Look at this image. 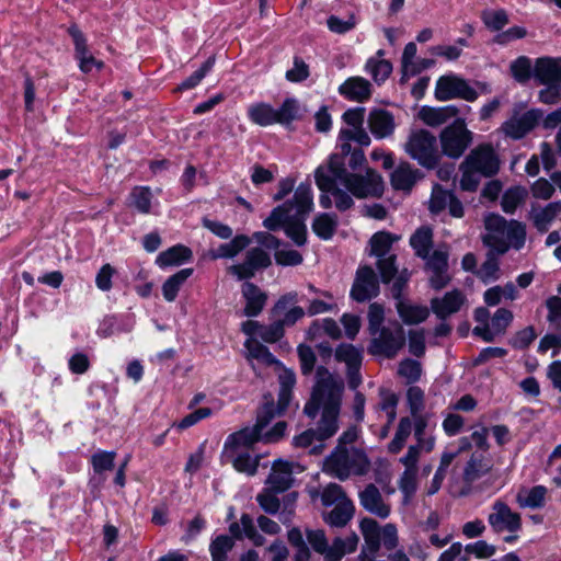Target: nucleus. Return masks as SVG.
I'll return each mask as SVG.
<instances>
[{"instance_id": "nucleus-1", "label": "nucleus", "mask_w": 561, "mask_h": 561, "mask_svg": "<svg viewBox=\"0 0 561 561\" xmlns=\"http://www.w3.org/2000/svg\"><path fill=\"white\" fill-rule=\"evenodd\" d=\"M343 391L344 382L341 378L335 377L323 366L317 368L316 381L310 399L304 407V413L310 419L321 413L314 428L318 433V442L329 439L336 434Z\"/></svg>"}, {"instance_id": "nucleus-2", "label": "nucleus", "mask_w": 561, "mask_h": 561, "mask_svg": "<svg viewBox=\"0 0 561 561\" xmlns=\"http://www.w3.org/2000/svg\"><path fill=\"white\" fill-rule=\"evenodd\" d=\"M316 184L320 191L331 190L341 183L356 198L379 197L383 193V182L380 174L367 169L365 174L350 173L345 161L337 154H332L327 165H320L314 173Z\"/></svg>"}, {"instance_id": "nucleus-3", "label": "nucleus", "mask_w": 561, "mask_h": 561, "mask_svg": "<svg viewBox=\"0 0 561 561\" xmlns=\"http://www.w3.org/2000/svg\"><path fill=\"white\" fill-rule=\"evenodd\" d=\"M276 416L273 397L271 394L264 396V403L257 410L255 424L229 435L226 447H251L257 442H278L285 435L287 428L286 422L279 421L271 430L265 431L271 421Z\"/></svg>"}, {"instance_id": "nucleus-4", "label": "nucleus", "mask_w": 561, "mask_h": 561, "mask_svg": "<svg viewBox=\"0 0 561 561\" xmlns=\"http://www.w3.org/2000/svg\"><path fill=\"white\" fill-rule=\"evenodd\" d=\"M295 209L285 226V232L298 247L307 242L305 220L313 209V194L310 183H300L294 194Z\"/></svg>"}, {"instance_id": "nucleus-5", "label": "nucleus", "mask_w": 561, "mask_h": 561, "mask_svg": "<svg viewBox=\"0 0 561 561\" xmlns=\"http://www.w3.org/2000/svg\"><path fill=\"white\" fill-rule=\"evenodd\" d=\"M324 468L332 476L345 480L352 474H365L369 468V461L358 449L337 446L325 459Z\"/></svg>"}, {"instance_id": "nucleus-6", "label": "nucleus", "mask_w": 561, "mask_h": 561, "mask_svg": "<svg viewBox=\"0 0 561 561\" xmlns=\"http://www.w3.org/2000/svg\"><path fill=\"white\" fill-rule=\"evenodd\" d=\"M404 151L427 170L437 168L442 159L437 138L426 129L413 130L404 144Z\"/></svg>"}, {"instance_id": "nucleus-7", "label": "nucleus", "mask_w": 561, "mask_h": 561, "mask_svg": "<svg viewBox=\"0 0 561 561\" xmlns=\"http://www.w3.org/2000/svg\"><path fill=\"white\" fill-rule=\"evenodd\" d=\"M298 114L299 104L295 99H286L279 108H274L264 102L254 103L248 108V117L259 126L290 124L298 117Z\"/></svg>"}, {"instance_id": "nucleus-8", "label": "nucleus", "mask_w": 561, "mask_h": 561, "mask_svg": "<svg viewBox=\"0 0 561 561\" xmlns=\"http://www.w3.org/2000/svg\"><path fill=\"white\" fill-rule=\"evenodd\" d=\"M442 156L459 159L473 141V133L467 128L462 118H456L439 133Z\"/></svg>"}, {"instance_id": "nucleus-9", "label": "nucleus", "mask_w": 561, "mask_h": 561, "mask_svg": "<svg viewBox=\"0 0 561 561\" xmlns=\"http://www.w3.org/2000/svg\"><path fill=\"white\" fill-rule=\"evenodd\" d=\"M369 345V353L393 358L405 344L403 328L397 323L394 329L382 327Z\"/></svg>"}, {"instance_id": "nucleus-10", "label": "nucleus", "mask_w": 561, "mask_h": 561, "mask_svg": "<svg viewBox=\"0 0 561 561\" xmlns=\"http://www.w3.org/2000/svg\"><path fill=\"white\" fill-rule=\"evenodd\" d=\"M435 98L438 101L462 99L473 102L478 99V92L465 79L456 75H446L436 82Z\"/></svg>"}, {"instance_id": "nucleus-11", "label": "nucleus", "mask_w": 561, "mask_h": 561, "mask_svg": "<svg viewBox=\"0 0 561 561\" xmlns=\"http://www.w3.org/2000/svg\"><path fill=\"white\" fill-rule=\"evenodd\" d=\"M488 523L496 534L504 531L516 534L522 529L520 515L513 512L505 502L500 500L493 503L491 513L488 516Z\"/></svg>"}, {"instance_id": "nucleus-12", "label": "nucleus", "mask_w": 561, "mask_h": 561, "mask_svg": "<svg viewBox=\"0 0 561 561\" xmlns=\"http://www.w3.org/2000/svg\"><path fill=\"white\" fill-rule=\"evenodd\" d=\"M297 302L296 291L282 295L271 309L272 319L279 321L285 328L294 327L306 314V310Z\"/></svg>"}, {"instance_id": "nucleus-13", "label": "nucleus", "mask_w": 561, "mask_h": 561, "mask_svg": "<svg viewBox=\"0 0 561 561\" xmlns=\"http://www.w3.org/2000/svg\"><path fill=\"white\" fill-rule=\"evenodd\" d=\"M541 118L538 110L522 111L515 108L512 116L502 124V131L512 139H520L535 128Z\"/></svg>"}, {"instance_id": "nucleus-14", "label": "nucleus", "mask_w": 561, "mask_h": 561, "mask_svg": "<svg viewBox=\"0 0 561 561\" xmlns=\"http://www.w3.org/2000/svg\"><path fill=\"white\" fill-rule=\"evenodd\" d=\"M379 294V280L371 266H359L351 288V297L357 302H365Z\"/></svg>"}, {"instance_id": "nucleus-15", "label": "nucleus", "mask_w": 561, "mask_h": 561, "mask_svg": "<svg viewBox=\"0 0 561 561\" xmlns=\"http://www.w3.org/2000/svg\"><path fill=\"white\" fill-rule=\"evenodd\" d=\"M463 162L466 167L479 171L485 178L496 174L500 168L499 159L489 144L472 149Z\"/></svg>"}, {"instance_id": "nucleus-16", "label": "nucleus", "mask_w": 561, "mask_h": 561, "mask_svg": "<svg viewBox=\"0 0 561 561\" xmlns=\"http://www.w3.org/2000/svg\"><path fill=\"white\" fill-rule=\"evenodd\" d=\"M448 257L449 252L444 247L434 250L433 253L430 252L428 256L424 259L426 268L432 273L430 283L434 289H442L450 282Z\"/></svg>"}, {"instance_id": "nucleus-17", "label": "nucleus", "mask_w": 561, "mask_h": 561, "mask_svg": "<svg viewBox=\"0 0 561 561\" xmlns=\"http://www.w3.org/2000/svg\"><path fill=\"white\" fill-rule=\"evenodd\" d=\"M69 35L72 37L75 45V58L78 60L79 69L83 73H89L93 68L101 70L104 68V62L96 59L90 51L87 38L77 25H71L68 28Z\"/></svg>"}, {"instance_id": "nucleus-18", "label": "nucleus", "mask_w": 561, "mask_h": 561, "mask_svg": "<svg viewBox=\"0 0 561 561\" xmlns=\"http://www.w3.org/2000/svg\"><path fill=\"white\" fill-rule=\"evenodd\" d=\"M508 221L500 215L490 214L484 219V227L488 233L483 236V243L497 254H504L507 251L503 239V232Z\"/></svg>"}, {"instance_id": "nucleus-19", "label": "nucleus", "mask_w": 561, "mask_h": 561, "mask_svg": "<svg viewBox=\"0 0 561 561\" xmlns=\"http://www.w3.org/2000/svg\"><path fill=\"white\" fill-rule=\"evenodd\" d=\"M534 78L540 84H561V57L537 58Z\"/></svg>"}, {"instance_id": "nucleus-20", "label": "nucleus", "mask_w": 561, "mask_h": 561, "mask_svg": "<svg viewBox=\"0 0 561 561\" xmlns=\"http://www.w3.org/2000/svg\"><path fill=\"white\" fill-rule=\"evenodd\" d=\"M466 302V296L458 289L446 293L442 298H433L431 308L435 316L445 320L458 312Z\"/></svg>"}, {"instance_id": "nucleus-21", "label": "nucleus", "mask_w": 561, "mask_h": 561, "mask_svg": "<svg viewBox=\"0 0 561 561\" xmlns=\"http://www.w3.org/2000/svg\"><path fill=\"white\" fill-rule=\"evenodd\" d=\"M293 463L282 459L273 462L266 484L274 493L288 490L293 484Z\"/></svg>"}, {"instance_id": "nucleus-22", "label": "nucleus", "mask_w": 561, "mask_h": 561, "mask_svg": "<svg viewBox=\"0 0 561 561\" xmlns=\"http://www.w3.org/2000/svg\"><path fill=\"white\" fill-rule=\"evenodd\" d=\"M422 178L419 169L407 161H401L392 171L390 182L394 190L410 192Z\"/></svg>"}, {"instance_id": "nucleus-23", "label": "nucleus", "mask_w": 561, "mask_h": 561, "mask_svg": "<svg viewBox=\"0 0 561 561\" xmlns=\"http://www.w3.org/2000/svg\"><path fill=\"white\" fill-rule=\"evenodd\" d=\"M241 294L245 300L243 314L249 318L259 316L267 302V294L251 282L243 283Z\"/></svg>"}, {"instance_id": "nucleus-24", "label": "nucleus", "mask_w": 561, "mask_h": 561, "mask_svg": "<svg viewBox=\"0 0 561 561\" xmlns=\"http://www.w3.org/2000/svg\"><path fill=\"white\" fill-rule=\"evenodd\" d=\"M367 122L371 134L378 139L391 136L396 128L393 114L383 108L371 110Z\"/></svg>"}, {"instance_id": "nucleus-25", "label": "nucleus", "mask_w": 561, "mask_h": 561, "mask_svg": "<svg viewBox=\"0 0 561 561\" xmlns=\"http://www.w3.org/2000/svg\"><path fill=\"white\" fill-rule=\"evenodd\" d=\"M360 505L369 513L387 518L390 514V505L385 503L378 488L370 483L359 493Z\"/></svg>"}, {"instance_id": "nucleus-26", "label": "nucleus", "mask_w": 561, "mask_h": 561, "mask_svg": "<svg viewBox=\"0 0 561 561\" xmlns=\"http://www.w3.org/2000/svg\"><path fill=\"white\" fill-rule=\"evenodd\" d=\"M339 93L354 102H364L371 95V84L363 77H351L339 87Z\"/></svg>"}, {"instance_id": "nucleus-27", "label": "nucleus", "mask_w": 561, "mask_h": 561, "mask_svg": "<svg viewBox=\"0 0 561 561\" xmlns=\"http://www.w3.org/2000/svg\"><path fill=\"white\" fill-rule=\"evenodd\" d=\"M559 214H561V202H552L545 207L533 205L529 211V219L534 227L543 233L548 231Z\"/></svg>"}, {"instance_id": "nucleus-28", "label": "nucleus", "mask_w": 561, "mask_h": 561, "mask_svg": "<svg viewBox=\"0 0 561 561\" xmlns=\"http://www.w3.org/2000/svg\"><path fill=\"white\" fill-rule=\"evenodd\" d=\"M396 309L400 319L408 325L422 323L430 316L426 306L413 304L407 298L396 302Z\"/></svg>"}, {"instance_id": "nucleus-29", "label": "nucleus", "mask_w": 561, "mask_h": 561, "mask_svg": "<svg viewBox=\"0 0 561 561\" xmlns=\"http://www.w3.org/2000/svg\"><path fill=\"white\" fill-rule=\"evenodd\" d=\"M279 392L277 403L274 402V411L276 415H282L289 405L291 400L293 388L296 383V375L291 369L284 368L278 376Z\"/></svg>"}, {"instance_id": "nucleus-30", "label": "nucleus", "mask_w": 561, "mask_h": 561, "mask_svg": "<svg viewBox=\"0 0 561 561\" xmlns=\"http://www.w3.org/2000/svg\"><path fill=\"white\" fill-rule=\"evenodd\" d=\"M492 460L484 454L473 453L463 468V480L472 483L492 470Z\"/></svg>"}, {"instance_id": "nucleus-31", "label": "nucleus", "mask_w": 561, "mask_h": 561, "mask_svg": "<svg viewBox=\"0 0 561 561\" xmlns=\"http://www.w3.org/2000/svg\"><path fill=\"white\" fill-rule=\"evenodd\" d=\"M360 530L364 537L365 546L363 550L366 554L374 556L378 552L381 546V528L378 523L373 518H364L360 522Z\"/></svg>"}, {"instance_id": "nucleus-32", "label": "nucleus", "mask_w": 561, "mask_h": 561, "mask_svg": "<svg viewBox=\"0 0 561 561\" xmlns=\"http://www.w3.org/2000/svg\"><path fill=\"white\" fill-rule=\"evenodd\" d=\"M192 257L193 252L190 248L183 244H176L160 252L156 259V264L161 268L179 266L191 261Z\"/></svg>"}, {"instance_id": "nucleus-33", "label": "nucleus", "mask_w": 561, "mask_h": 561, "mask_svg": "<svg viewBox=\"0 0 561 561\" xmlns=\"http://www.w3.org/2000/svg\"><path fill=\"white\" fill-rule=\"evenodd\" d=\"M459 110L455 105H447L442 107L424 106L420 111V118L424 124L431 127H437L445 124L447 121L457 117Z\"/></svg>"}, {"instance_id": "nucleus-34", "label": "nucleus", "mask_w": 561, "mask_h": 561, "mask_svg": "<svg viewBox=\"0 0 561 561\" xmlns=\"http://www.w3.org/2000/svg\"><path fill=\"white\" fill-rule=\"evenodd\" d=\"M410 245L417 257L428 256L433 247V230L427 226H422L410 237Z\"/></svg>"}, {"instance_id": "nucleus-35", "label": "nucleus", "mask_w": 561, "mask_h": 561, "mask_svg": "<svg viewBox=\"0 0 561 561\" xmlns=\"http://www.w3.org/2000/svg\"><path fill=\"white\" fill-rule=\"evenodd\" d=\"M194 270L191 267L180 270L175 274L171 275L162 285L163 298L172 302L178 297V294L184 283L193 275Z\"/></svg>"}, {"instance_id": "nucleus-36", "label": "nucleus", "mask_w": 561, "mask_h": 561, "mask_svg": "<svg viewBox=\"0 0 561 561\" xmlns=\"http://www.w3.org/2000/svg\"><path fill=\"white\" fill-rule=\"evenodd\" d=\"M354 504L351 500L334 505L333 510L324 515V520L332 527H344L354 515Z\"/></svg>"}, {"instance_id": "nucleus-37", "label": "nucleus", "mask_w": 561, "mask_h": 561, "mask_svg": "<svg viewBox=\"0 0 561 561\" xmlns=\"http://www.w3.org/2000/svg\"><path fill=\"white\" fill-rule=\"evenodd\" d=\"M398 240V237L391 234L390 232L379 231L373 234L369 240V255L375 257H382L390 254L393 243Z\"/></svg>"}, {"instance_id": "nucleus-38", "label": "nucleus", "mask_w": 561, "mask_h": 561, "mask_svg": "<svg viewBox=\"0 0 561 561\" xmlns=\"http://www.w3.org/2000/svg\"><path fill=\"white\" fill-rule=\"evenodd\" d=\"M295 209L294 197L280 206L274 208L271 215L263 221V226L271 231H275L286 226L291 213Z\"/></svg>"}, {"instance_id": "nucleus-39", "label": "nucleus", "mask_w": 561, "mask_h": 561, "mask_svg": "<svg viewBox=\"0 0 561 561\" xmlns=\"http://www.w3.org/2000/svg\"><path fill=\"white\" fill-rule=\"evenodd\" d=\"M249 242L247 236H236L230 242L220 244L216 250L209 251V256L213 260L234 257L248 247Z\"/></svg>"}, {"instance_id": "nucleus-40", "label": "nucleus", "mask_w": 561, "mask_h": 561, "mask_svg": "<svg viewBox=\"0 0 561 561\" xmlns=\"http://www.w3.org/2000/svg\"><path fill=\"white\" fill-rule=\"evenodd\" d=\"M245 347L248 351V359L250 360L253 369H255V366L252 363L253 359L257 360L259 363L265 366H280L279 360L276 359V357L270 352V350L260 342L247 341Z\"/></svg>"}, {"instance_id": "nucleus-41", "label": "nucleus", "mask_w": 561, "mask_h": 561, "mask_svg": "<svg viewBox=\"0 0 561 561\" xmlns=\"http://www.w3.org/2000/svg\"><path fill=\"white\" fill-rule=\"evenodd\" d=\"M312 231L322 240H330L337 227V217L333 214L322 213L314 217Z\"/></svg>"}, {"instance_id": "nucleus-42", "label": "nucleus", "mask_w": 561, "mask_h": 561, "mask_svg": "<svg viewBox=\"0 0 561 561\" xmlns=\"http://www.w3.org/2000/svg\"><path fill=\"white\" fill-rule=\"evenodd\" d=\"M335 359L344 363L347 368H360L363 360V351L353 344L342 343L334 353Z\"/></svg>"}, {"instance_id": "nucleus-43", "label": "nucleus", "mask_w": 561, "mask_h": 561, "mask_svg": "<svg viewBox=\"0 0 561 561\" xmlns=\"http://www.w3.org/2000/svg\"><path fill=\"white\" fill-rule=\"evenodd\" d=\"M496 251L490 250L485 261L476 272L477 277L484 284L495 282L500 278V262L495 254Z\"/></svg>"}, {"instance_id": "nucleus-44", "label": "nucleus", "mask_w": 561, "mask_h": 561, "mask_svg": "<svg viewBox=\"0 0 561 561\" xmlns=\"http://www.w3.org/2000/svg\"><path fill=\"white\" fill-rule=\"evenodd\" d=\"M427 427V417L420 416L414 419V438L416 445L423 448V451L431 453L435 448L436 437L425 432Z\"/></svg>"}, {"instance_id": "nucleus-45", "label": "nucleus", "mask_w": 561, "mask_h": 561, "mask_svg": "<svg viewBox=\"0 0 561 561\" xmlns=\"http://www.w3.org/2000/svg\"><path fill=\"white\" fill-rule=\"evenodd\" d=\"M365 70L371 76L376 83L380 84L385 82L392 72V65L389 60L371 57L366 61Z\"/></svg>"}, {"instance_id": "nucleus-46", "label": "nucleus", "mask_w": 561, "mask_h": 561, "mask_svg": "<svg viewBox=\"0 0 561 561\" xmlns=\"http://www.w3.org/2000/svg\"><path fill=\"white\" fill-rule=\"evenodd\" d=\"M510 71L515 81L520 84L527 83L534 77V67L530 58L519 56L510 65Z\"/></svg>"}, {"instance_id": "nucleus-47", "label": "nucleus", "mask_w": 561, "mask_h": 561, "mask_svg": "<svg viewBox=\"0 0 561 561\" xmlns=\"http://www.w3.org/2000/svg\"><path fill=\"white\" fill-rule=\"evenodd\" d=\"M526 238V229L522 222L516 220H512L507 222L505 230L503 232V239L507 250L510 247H514L515 249H520L524 245Z\"/></svg>"}, {"instance_id": "nucleus-48", "label": "nucleus", "mask_w": 561, "mask_h": 561, "mask_svg": "<svg viewBox=\"0 0 561 561\" xmlns=\"http://www.w3.org/2000/svg\"><path fill=\"white\" fill-rule=\"evenodd\" d=\"M234 547V540L228 535H219L209 545L211 561H227L228 553Z\"/></svg>"}, {"instance_id": "nucleus-49", "label": "nucleus", "mask_w": 561, "mask_h": 561, "mask_svg": "<svg viewBox=\"0 0 561 561\" xmlns=\"http://www.w3.org/2000/svg\"><path fill=\"white\" fill-rule=\"evenodd\" d=\"M412 432V421L409 417H402L399 421L396 434L388 444V450L391 454H398L405 445Z\"/></svg>"}, {"instance_id": "nucleus-50", "label": "nucleus", "mask_w": 561, "mask_h": 561, "mask_svg": "<svg viewBox=\"0 0 561 561\" xmlns=\"http://www.w3.org/2000/svg\"><path fill=\"white\" fill-rule=\"evenodd\" d=\"M416 51L417 48L413 42L408 43L403 49L401 58L402 81L420 72V68H417V65L414 62Z\"/></svg>"}, {"instance_id": "nucleus-51", "label": "nucleus", "mask_w": 561, "mask_h": 561, "mask_svg": "<svg viewBox=\"0 0 561 561\" xmlns=\"http://www.w3.org/2000/svg\"><path fill=\"white\" fill-rule=\"evenodd\" d=\"M527 196V191L524 187L515 186L508 188L502 196V209L506 214H513L518 205L524 202Z\"/></svg>"}, {"instance_id": "nucleus-52", "label": "nucleus", "mask_w": 561, "mask_h": 561, "mask_svg": "<svg viewBox=\"0 0 561 561\" xmlns=\"http://www.w3.org/2000/svg\"><path fill=\"white\" fill-rule=\"evenodd\" d=\"M407 401L413 420L423 416L421 413L425 408V394L420 387L412 386L408 389Z\"/></svg>"}, {"instance_id": "nucleus-53", "label": "nucleus", "mask_w": 561, "mask_h": 561, "mask_svg": "<svg viewBox=\"0 0 561 561\" xmlns=\"http://www.w3.org/2000/svg\"><path fill=\"white\" fill-rule=\"evenodd\" d=\"M453 195L451 192L444 190L440 185H434L428 203L430 211L432 214H439L447 207Z\"/></svg>"}, {"instance_id": "nucleus-54", "label": "nucleus", "mask_w": 561, "mask_h": 561, "mask_svg": "<svg viewBox=\"0 0 561 561\" xmlns=\"http://www.w3.org/2000/svg\"><path fill=\"white\" fill-rule=\"evenodd\" d=\"M396 262L397 255L394 253L377 259L376 266L380 273L382 283L389 284L398 274V266Z\"/></svg>"}, {"instance_id": "nucleus-55", "label": "nucleus", "mask_w": 561, "mask_h": 561, "mask_svg": "<svg viewBox=\"0 0 561 561\" xmlns=\"http://www.w3.org/2000/svg\"><path fill=\"white\" fill-rule=\"evenodd\" d=\"M547 489L542 485L531 488L525 496L518 495V503L523 507L539 508L543 506Z\"/></svg>"}, {"instance_id": "nucleus-56", "label": "nucleus", "mask_w": 561, "mask_h": 561, "mask_svg": "<svg viewBox=\"0 0 561 561\" xmlns=\"http://www.w3.org/2000/svg\"><path fill=\"white\" fill-rule=\"evenodd\" d=\"M260 458L252 457L249 453H241L232 461L233 468L248 476H254L259 468Z\"/></svg>"}, {"instance_id": "nucleus-57", "label": "nucleus", "mask_w": 561, "mask_h": 561, "mask_svg": "<svg viewBox=\"0 0 561 561\" xmlns=\"http://www.w3.org/2000/svg\"><path fill=\"white\" fill-rule=\"evenodd\" d=\"M348 500L342 486L336 483L328 484L321 493V502L324 506L337 505Z\"/></svg>"}, {"instance_id": "nucleus-58", "label": "nucleus", "mask_w": 561, "mask_h": 561, "mask_svg": "<svg viewBox=\"0 0 561 561\" xmlns=\"http://www.w3.org/2000/svg\"><path fill=\"white\" fill-rule=\"evenodd\" d=\"M131 205L140 213L148 214L151 208L152 194L148 187H135L130 193Z\"/></svg>"}, {"instance_id": "nucleus-59", "label": "nucleus", "mask_w": 561, "mask_h": 561, "mask_svg": "<svg viewBox=\"0 0 561 561\" xmlns=\"http://www.w3.org/2000/svg\"><path fill=\"white\" fill-rule=\"evenodd\" d=\"M537 333L533 325H528L517 331L508 341L515 350H526L536 340Z\"/></svg>"}, {"instance_id": "nucleus-60", "label": "nucleus", "mask_w": 561, "mask_h": 561, "mask_svg": "<svg viewBox=\"0 0 561 561\" xmlns=\"http://www.w3.org/2000/svg\"><path fill=\"white\" fill-rule=\"evenodd\" d=\"M215 65V57H209L199 69L194 71L188 78H186L180 85L179 90H188L195 88L205 76L211 70Z\"/></svg>"}, {"instance_id": "nucleus-61", "label": "nucleus", "mask_w": 561, "mask_h": 561, "mask_svg": "<svg viewBox=\"0 0 561 561\" xmlns=\"http://www.w3.org/2000/svg\"><path fill=\"white\" fill-rule=\"evenodd\" d=\"M460 188L467 192H474L479 186L481 176L483 175L479 171L466 167L463 161L460 164Z\"/></svg>"}, {"instance_id": "nucleus-62", "label": "nucleus", "mask_w": 561, "mask_h": 561, "mask_svg": "<svg viewBox=\"0 0 561 561\" xmlns=\"http://www.w3.org/2000/svg\"><path fill=\"white\" fill-rule=\"evenodd\" d=\"M297 354L300 363V370L304 376H309L317 362L316 354L311 346L300 344L297 347Z\"/></svg>"}, {"instance_id": "nucleus-63", "label": "nucleus", "mask_w": 561, "mask_h": 561, "mask_svg": "<svg viewBox=\"0 0 561 561\" xmlns=\"http://www.w3.org/2000/svg\"><path fill=\"white\" fill-rule=\"evenodd\" d=\"M398 374L405 378L408 383H413L421 377V364L417 360L407 358L399 364Z\"/></svg>"}, {"instance_id": "nucleus-64", "label": "nucleus", "mask_w": 561, "mask_h": 561, "mask_svg": "<svg viewBox=\"0 0 561 561\" xmlns=\"http://www.w3.org/2000/svg\"><path fill=\"white\" fill-rule=\"evenodd\" d=\"M285 334V327L277 320L273 319V322L268 325L261 327L259 336L266 343H276L283 339Z\"/></svg>"}]
</instances>
